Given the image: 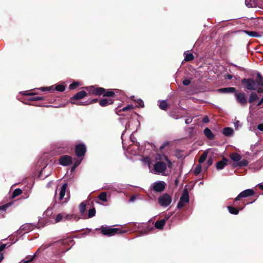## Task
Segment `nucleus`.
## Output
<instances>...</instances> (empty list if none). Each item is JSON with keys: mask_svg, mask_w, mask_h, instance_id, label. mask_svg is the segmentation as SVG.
<instances>
[{"mask_svg": "<svg viewBox=\"0 0 263 263\" xmlns=\"http://www.w3.org/2000/svg\"><path fill=\"white\" fill-rule=\"evenodd\" d=\"M242 83L246 88L250 90H255L258 86H262V88L259 87L257 89V92L261 93L263 92V77L259 72L257 73L256 81L253 79H243Z\"/></svg>", "mask_w": 263, "mask_h": 263, "instance_id": "nucleus-1", "label": "nucleus"}, {"mask_svg": "<svg viewBox=\"0 0 263 263\" xmlns=\"http://www.w3.org/2000/svg\"><path fill=\"white\" fill-rule=\"evenodd\" d=\"M167 168L166 164L165 162L162 161L157 162L153 169L150 170V172L154 174H163Z\"/></svg>", "mask_w": 263, "mask_h": 263, "instance_id": "nucleus-2", "label": "nucleus"}, {"mask_svg": "<svg viewBox=\"0 0 263 263\" xmlns=\"http://www.w3.org/2000/svg\"><path fill=\"white\" fill-rule=\"evenodd\" d=\"M101 232L103 235L110 237L117 233H125V231L121 232L118 228H112L110 227L102 226L101 228Z\"/></svg>", "mask_w": 263, "mask_h": 263, "instance_id": "nucleus-3", "label": "nucleus"}, {"mask_svg": "<svg viewBox=\"0 0 263 263\" xmlns=\"http://www.w3.org/2000/svg\"><path fill=\"white\" fill-rule=\"evenodd\" d=\"M189 193L187 189L185 188L183 192L182 195L180 198V200L177 203V207L178 209H181L184 206V203H187L189 202Z\"/></svg>", "mask_w": 263, "mask_h": 263, "instance_id": "nucleus-4", "label": "nucleus"}, {"mask_svg": "<svg viewBox=\"0 0 263 263\" xmlns=\"http://www.w3.org/2000/svg\"><path fill=\"white\" fill-rule=\"evenodd\" d=\"M67 187V184L66 183H64L60 189V193L58 196L57 195V191L55 192L54 198L56 202H58L59 203L61 204H63L67 202V200L66 199L65 200H63L64 199V197L65 195Z\"/></svg>", "mask_w": 263, "mask_h": 263, "instance_id": "nucleus-5", "label": "nucleus"}, {"mask_svg": "<svg viewBox=\"0 0 263 263\" xmlns=\"http://www.w3.org/2000/svg\"><path fill=\"white\" fill-rule=\"evenodd\" d=\"M158 201L161 206L165 208L171 203L172 199L169 195L164 194L158 198Z\"/></svg>", "mask_w": 263, "mask_h": 263, "instance_id": "nucleus-6", "label": "nucleus"}, {"mask_svg": "<svg viewBox=\"0 0 263 263\" xmlns=\"http://www.w3.org/2000/svg\"><path fill=\"white\" fill-rule=\"evenodd\" d=\"M235 97L236 101L241 106H245L247 103V100L245 93L242 92L236 91Z\"/></svg>", "mask_w": 263, "mask_h": 263, "instance_id": "nucleus-7", "label": "nucleus"}, {"mask_svg": "<svg viewBox=\"0 0 263 263\" xmlns=\"http://www.w3.org/2000/svg\"><path fill=\"white\" fill-rule=\"evenodd\" d=\"M254 194V191L253 189H247L241 192L235 198V201H238L240 198H246Z\"/></svg>", "mask_w": 263, "mask_h": 263, "instance_id": "nucleus-8", "label": "nucleus"}, {"mask_svg": "<svg viewBox=\"0 0 263 263\" xmlns=\"http://www.w3.org/2000/svg\"><path fill=\"white\" fill-rule=\"evenodd\" d=\"M59 163L62 166H68L72 164V158L68 155H63L59 158Z\"/></svg>", "mask_w": 263, "mask_h": 263, "instance_id": "nucleus-9", "label": "nucleus"}, {"mask_svg": "<svg viewBox=\"0 0 263 263\" xmlns=\"http://www.w3.org/2000/svg\"><path fill=\"white\" fill-rule=\"evenodd\" d=\"M86 151V148L84 144H80L76 146L75 153L78 157L83 156Z\"/></svg>", "mask_w": 263, "mask_h": 263, "instance_id": "nucleus-10", "label": "nucleus"}, {"mask_svg": "<svg viewBox=\"0 0 263 263\" xmlns=\"http://www.w3.org/2000/svg\"><path fill=\"white\" fill-rule=\"evenodd\" d=\"M165 182L163 181H159L153 183V189L157 192L163 191L165 188Z\"/></svg>", "mask_w": 263, "mask_h": 263, "instance_id": "nucleus-11", "label": "nucleus"}, {"mask_svg": "<svg viewBox=\"0 0 263 263\" xmlns=\"http://www.w3.org/2000/svg\"><path fill=\"white\" fill-rule=\"evenodd\" d=\"M87 95V92L84 90H82L77 92L70 99L71 103L72 104H76V103L73 100H77L83 98Z\"/></svg>", "mask_w": 263, "mask_h": 263, "instance_id": "nucleus-12", "label": "nucleus"}, {"mask_svg": "<svg viewBox=\"0 0 263 263\" xmlns=\"http://www.w3.org/2000/svg\"><path fill=\"white\" fill-rule=\"evenodd\" d=\"M217 91L220 93H235L236 91V89L235 87H225L219 88L217 90Z\"/></svg>", "mask_w": 263, "mask_h": 263, "instance_id": "nucleus-13", "label": "nucleus"}, {"mask_svg": "<svg viewBox=\"0 0 263 263\" xmlns=\"http://www.w3.org/2000/svg\"><path fill=\"white\" fill-rule=\"evenodd\" d=\"M228 159L226 158H223L222 160L218 161L216 164V167L217 170H222L227 164Z\"/></svg>", "mask_w": 263, "mask_h": 263, "instance_id": "nucleus-14", "label": "nucleus"}, {"mask_svg": "<svg viewBox=\"0 0 263 263\" xmlns=\"http://www.w3.org/2000/svg\"><path fill=\"white\" fill-rule=\"evenodd\" d=\"M34 227V225H33L32 223H27L23 225L21 227V229L25 231V233H28L32 230Z\"/></svg>", "mask_w": 263, "mask_h": 263, "instance_id": "nucleus-15", "label": "nucleus"}, {"mask_svg": "<svg viewBox=\"0 0 263 263\" xmlns=\"http://www.w3.org/2000/svg\"><path fill=\"white\" fill-rule=\"evenodd\" d=\"M166 223V219H163L157 221L155 223V227L158 229L161 230L163 229Z\"/></svg>", "mask_w": 263, "mask_h": 263, "instance_id": "nucleus-16", "label": "nucleus"}, {"mask_svg": "<svg viewBox=\"0 0 263 263\" xmlns=\"http://www.w3.org/2000/svg\"><path fill=\"white\" fill-rule=\"evenodd\" d=\"M86 207V204L85 202H81L79 205L80 213L83 217H85L86 216V213L85 212Z\"/></svg>", "mask_w": 263, "mask_h": 263, "instance_id": "nucleus-17", "label": "nucleus"}, {"mask_svg": "<svg viewBox=\"0 0 263 263\" xmlns=\"http://www.w3.org/2000/svg\"><path fill=\"white\" fill-rule=\"evenodd\" d=\"M204 134L205 136L210 140H212L214 138L215 136L212 131L208 128H205L204 129Z\"/></svg>", "mask_w": 263, "mask_h": 263, "instance_id": "nucleus-18", "label": "nucleus"}, {"mask_svg": "<svg viewBox=\"0 0 263 263\" xmlns=\"http://www.w3.org/2000/svg\"><path fill=\"white\" fill-rule=\"evenodd\" d=\"M230 158L233 161L238 162L241 160V156L238 153H234L231 154Z\"/></svg>", "mask_w": 263, "mask_h": 263, "instance_id": "nucleus-19", "label": "nucleus"}, {"mask_svg": "<svg viewBox=\"0 0 263 263\" xmlns=\"http://www.w3.org/2000/svg\"><path fill=\"white\" fill-rule=\"evenodd\" d=\"M233 129L230 127H225L223 129L222 133L226 136H231L233 134Z\"/></svg>", "mask_w": 263, "mask_h": 263, "instance_id": "nucleus-20", "label": "nucleus"}, {"mask_svg": "<svg viewBox=\"0 0 263 263\" xmlns=\"http://www.w3.org/2000/svg\"><path fill=\"white\" fill-rule=\"evenodd\" d=\"M113 103L112 100L108 99H103L100 100L99 104L102 106H105Z\"/></svg>", "mask_w": 263, "mask_h": 263, "instance_id": "nucleus-21", "label": "nucleus"}, {"mask_svg": "<svg viewBox=\"0 0 263 263\" xmlns=\"http://www.w3.org/2000/svg\"><path fill=\"white\" fill-rule=\"evenodd\" d=\"M245 4L248 8H253L256 6V3L255 0H246Z\"/></svg>", "mask_w": 263, "mask_h": 263, "instance_id": "nucleus-22", "label": "nucleus"}, {"mask_svg": "<svg viewBox=\"0 0 263 263\" xmlns=\"http://www.w3.org/2000/svg\"><path fill=\"white\" fill-rule=\"evenodd\" d=\"M245 32L247 34H248L249 36H251V37H261V35L260 34H259L257 32L245 31Z\"/></svg>", "mask_w": 263, "mask_h": 263, "instance_id": "nucleus-23", "label": "nucleus"}, {"mask_svg": "<svg viewBox=\"0 0 263 263\" xmlns=\"http://www.w3.org/2000/svg\"><path fill=\"white\" fill-rule=\"evenodd\" d=\"M257 99H258L257 95L254 92H252L250 93V96H249V103H253L254 101L256 100Z\"/></svg>", "mask_w": 263, "mask_h": 263, "instance_id": "nucleus-24", "label": "nucleus"}, {"mask_svg": "<svg viewBox=\"0 0 263 263\" xmlns=\"http://www.w3.org/2000/svg\"><path fill=\"white\" fill-rule=\"evenodd\" d=\"M227 208L229 213L232 214L237 215L239 213V210L233 206H228Z\"/></svg>", "mask_w": 263, "mask_h": 263, "instance_id": "nucleus-25", "label": "nucleus"}, {"mask_svg": "<svg viewBox=\"0 0 263 263\" xmlns=\"http://www.w3.org/2000/svg\"><path fill=\"white\" fill-rule=\"evenodd\" d=\"M159 106L162 110H166L167 107V103L166 100H162L159 102Z\"/></svg>", "mask_w": 263, "mask_h": 263, "instance_id": "nucleus-26", "label": "nucleus"}, {"mask_svg": "<svg viewBox=\"0 0 263 263\" xmlns=\"http://www.w3.org/2000/svg\"><path fill=\"white\" fill-rule=\"evenodd\" d=\"M96 214V210L94 208L90 209L88 211V215L86 214V216L85 217H83L84 218H89L92 217Z\"/></svg>", "mask_w": 263, "mask_h": 263, "instance_id": "nucleus-27", "label": "nucleus"}, {"mask_svg": "<svg viewBox=\"0 0 263 263\" xmlns=\"http://www.w3.org/2000/svg\"><path fill=\"white\" fill-rule=\"evenodd\" d=\"M105 91V89L103 88H95L93 90V93H95L96 95H101L103 94L104 92Z\"/></svg>", "mask_w": 263, "mask_h": 263, "instance_id": "nucleus-28", "label": "nucleus"}, {"mask_svg": "<svg viewBox=\"0 0 263 263\" xmlns=\"http://www.w3.org/2000/svg\"><path fill=\"white\" fill-rule=\"evenodd\" d=\"M248 164V161L246 159H243L241 161H239L235 165L236 166H246Z\"/></svg>", "mask_w": 263, "mask_h": 263, "instance_id": "nucleus-29", "label": "nucleus"}, {"mask_svg": "<svg viewBox=\"0 0 263 263\" xmlns=\"http://www.w3.org/2000/svg\"><path fill=\"white\" fill-rule=\"evenodd\" d=\"M207 156H208V152L206 151L204 152L199 158V163H202L203 162H204L207 158Z\"/></svg>", "mask_w": 263, "mask_h": 263, "instance_id": "nucleus-30", "label": "nucleus"}, {"mask_svg": "<svg viewBox=\"0 0 263 263\" xmlns=\"http://www.w3.org/2000/svg\"><path fill=\"white\" fill-rule=\"evenodd\" d=\"M99 198L100 200L103 202H106L107 201V194L105 192H102L101 193L99 196Z\"/></svg>", "mask_w": 263, "mask_h": 263, "instance_id": "nucleus-31", "label": "nucleus"}, {"mask_svg": "<svg viewBox=\"0 0 263 263\" xmlns=\"http://www.w3.org/2000/svg\"><path fill=\"white\" fill-rule=\"evenodd\" d=\"M145 165H147L148 166L149 170L151 168V160L148 157H145L142 159Z\"/></svg>", "mask_w": 263, "mask_h": 263, "instance_id": "nucleus-32", "label": "nucleus"}, {"mask_svg": "<svg viewBox=\"0 0 263 263\" xmlns=\"http://www.w3.org/2000/svg\"><path fill=\"white\" fill-rule=\"evenodd\" d=\"M35 256V254H34L33 255H29L26 257L25 260H23V263H29V262L32 261L34 257Z\"/></svg>", "mask_w": 263, "mask_h": 263, "instance_id": "nucleus-33", "label": "nucleus"}, {"mask_svg": "<svg viewBox=\"0 0 263 263\" xmlns=\"http://www.w3.org/2000/svg\"><path fill=\"white\" fill-rule=\"evenodd\" d=\"M22 193V191L20 189H16L12 193V198H15Z\"/></svg>", "mask_w": 263, "mask_h": 263, "instance_id": "nucleus-34", "label": "nucleus"}, {"mask_svg": "<svg viewBox=\"0 0 263 263\" xmlns=\"http://www.w3.org/2000/svg\"><path fill=\"white\" fill-rule=\"evenodd\" d=\"M194 59V55L192 53H186L185 54V56L184 58V60L185 61H190L193 60Z\"/></svg>", "mask_w": 263, "mask_h": 263, "instance_id": "nucleus-35", "label": "nucleus"}, {"mask_svg": "<svg viewBox=\"0 0 263 263\" xmlns=\"http://www.w3.org/2000/svg\"><path fill=\"white\" fill-rule=\"evenodd\" d=\"M52 214V210L51 208H48L43 213V216L46 217L47 216H49L51 215Z\"/></svg>", "mask_w": 263, "mask_h": 263, "instance_id": "nucleus-36", "label": "nucleus"}, {"mask_svg": "<svg viewBox=\"0 0 263 263\" xmlns=\"http://www.w3.org/2000/svg\"><path fill=\"white\" fill-rule=\"evenodd\" d=\"M65 88L64 86L63 85L59 84V85H57L55 87V90L58 91L63 92L65 90Z\"/></svg>", "mask_w": 263, "mask_h": 263, "instance_id": "nucleus-37", "label": "nucleus"}, {"mask_svg": "<svg viewBox=\"0 0 263 263\" xmlns=\"http://www.w3.org/2000/svg\"><path fill=\"white\" fill-rule=\"evenodd\" d=\"M135 102L137 103V106L139 107H144V102L141 99H137L135 100Z\"/></svg>", "mask_w": 263, "mask_h": 263, "instance_id": "nucleus-38", "label": "nucleus"}, {"mask_svg": "<svg viewBox=\"0 0 263 263\" xmlns=\"http://www.w3.org/2000/svg\"><path fill=\"white\" fill-rule=\"evenodd\" d=\"M64 218L63 214H58L55 219V222H59L61 221Z\"/></svg>", "mask_w": 263, "mask_h": 263, "instance_id": "nucleus-39", "label": "nucleus"}, {"mask_svg": "<svg viewBox=\"0 0 263 263\" xmlns=\"http://www.w3.org/2000/svg\"><path fill=\"white\" fill-rule=\"evenodd\" d=\"M201 171V165H198L194 170V173L195 175L199 174Z\"/></svg>", "mask_w": 263, "mask_h": 263, "instance_id": "nucleus-40", "label": "nucleus"}, {"mask_svg": "<svg viewBox=\"0 0 263 263\" xmlns=\"http://www.w3.org/2000/svg\"><path fill=\"white\" fill-rule=\"evenodd\" d=\"M79 83L78 82H74L72 83H71L69 86V88L70 89H75L76 87H77L79 85Z\"/></svg>", "mask_w": 263, "mask_h": 263, "instance_id": "nucleus-41", "label": "nucleus"}, {"mask_svg": "<svg viewBox=\"0 0 263 263\" xmlns=\"http://www.w3.org/2000/svg\"><path fill=\"white\" fill-rule=\"evenodd\" d=\"M81 162V160H77L74 162L73 165L71 168V171H73L74 169L77 167Z\"/></svg>", "mask_w": 263, "mask_h": 263, "instance_id": "nucleus-42", "label": "nucleus"}, {"mask_svg": "<svg viewBox=\"0 0 263 263\" xmlns=\"http://www.w3.org/2000/svg\"><path fill=\"white\" fill-rule=\"evenodd\" d=\"M213 163V159L212 158H209L206 163V168L207 169L209 166H210Z\"/></svg>", "mask_w": 263, "mask_h": 263, "instance_id": "nucleus-43", "label": "nucleus"}, {"mask_svg": "<svg viewBox=\"0 0 263 263\" xmlns=\"http://www.w3.org/2000/svg\"><path fill=\"white\" fill-rule=\"evenodd\" d=\"M63 215H64L63 219L65 220H70L72 217V215H71V214H63Z\"/></svg>", "mask_w": 263, "mask_h": 263, "instance_id": "nucleus-44", "label": "nucleus"}, {"mask_svg": "<svg viewBox=\"0 0 263 263\" xmlns=\"http://www.w3.org/2000/svg\"><path fill=\"white\" fill-rule=\"evenodd\" d=\"M133 108V106L132 105H128L127 106H126L125 107H123L122 109V111H126V110H127L128 109H132Z\"/></svg>", "mask_w": 263, "mask_h": 263, "instance_id": "nucleus-45", "label": "nucleus"}, {"mask_svg": "<svg viewBox=\"0 0 263 263\" xmlns=\"http://www.w3.org/2000/svg\"><path fill=\"white\" fill-rule=\"evenodd\" d=\"M43 99V98L42 97H34L31 98L30 100L31 101H40L42 100Z\"/></svg>", "mask_w": 263, "mask_h": 263, "instance_id": "nucleus-46", "label": "nucleus"}, {"mask_svg": "<svg viewBox=\"0 0 263 263\" xmlns=\"http://www.w3.org/2000/svg\"><path fill=\"white\" fill-rule=\"evenodd\" d=\"M256 163H254V164H252L250 165V168L253 171H258L259 170L260 167H258V168H257L255 166Z\"/></svg>", "mask_w": 263, "mask_h": 263, "instance_id": "nucleus-47", "label": "nucleus"}, {"mask_svg": "<svg viewBox=\"0 0 263 263\" xmlns=\"http://www.w3.org/2000/svg\"><path fill=\"white\" fill-rule=\"evenodd\" d=\"M114 95H115V93H114V92L113 91H108L106 92L104 94V96L110 97V96H112Z\"/></svg>", "mask_w": 263, "mask_h": 263, "instance_id": "nucleus-48", "label": "nucleus"}, {"mask_svg": "<svg viewBox=\"0 0 263 263\" xmlns=\"http://www.w3.org/2000/svg\"><path fill=\"white\" fill-rule=\"evenodd\" d=\"M7 247V244L0 243V253Z\"/></svg>", "mask_w": 263, "mask_h": 263, "instance_id": "nucleus-49", "label": "nucleus"}, {"mask_svg": "<svg viewBox=\"0 0 263 263\" xmlns=\"http://www.w3.org/2000/svg\"><path fill=\"white\" fill-rule=\"evenodd\" d=\"M182 83L184 86H187L191 83V81L189 79H185L183 81Z\"/></svg>", "mask_w": 263, "mask_h": 263, "instance_id": "nucleus-50", "label": "nucleus"}, {"mask_svg": "<svg viewBox=\"0 0 263 263\" xmlns=\"http://www.w3.org/2000/svg\"><path fill=\"white\" fill-rule=\"evenodd\" d=\"M209 121V118L207 116H204L202 119V122L204 123H208Z\"/></svg>", "mask_w": 263, "mask_h": 263, "instance_id": "nucleus-51", "label": "nucleus"}, {"mask_svg": "<svg viewBox=\"0 0 263 263\" xmlns=\"http://www.w3.org/2000/svg\"><path fill=\"white\" fill-rule=\"evenodd\" d=\"M78 105H87L89 104L87 102H78L76 103Z\"/></svg>", "mask_w": 263, "mask_h": 263, "instance_id": "nucleus-52", "label": "nucleus"}, {"mask_svg": "<svg viewBox=\"0 0 263 263\" xmlns=\"http://www.w3.org/2000/svg\"><path fill=\"white\" fill-rule=\"evenodd\" d=\"M239 121L237 120L234 122V127L236 129H237L239 127Z\"/></svg>", "mask_w": 263, "mask_h": 263, "instance_id": "nucleus-53", "label": "nucleus"}, {"mask_svg": "<svg viewBox=\"0 0 263 263\" xmlns=\"http://www.w3.org/2000/svg\"><path fill=\"white\" fill-rule=\"evenodd\" d=\"M168 144V142H164L162 145L160 146V149H162L163 148H164L166 146H167Z\"/></svg>", "mask_w": 263, "mask_h": 263, "instance_id": "nucleus-54", "label": "nucleus"}, {"mask_svg": "<svg viewBox=\"0 0 263 263\" xmlns=\"http://www.w3.org/2000/svg\"><path fill=\"white\" fill-rule=\"evenodd\" d=\"M257 129L260 131H263V124H259L257 126Z\"/></svg>", "mask_w": 263, "mask_h": 263, "instance_id": "nucleus-55", "label": "nucleus"}, {"mask_svg": "<svg viewBox=\"0 0 263 263\" xmlns=\"http://www.w3.org/2000/svg\"><path fill=\"white\" fill-rule=\"evenodd\" d=\"M225 78L228 80H231L233 78V76L230 74H227L224 76Z\"/></svg>", "mask_w": 263, "mask_h": 263, "instance_id": "nucleus-56", "label": "nucleus"}, {"mask_svg": "<svg viewBox=\"0 0 263 263\" xmlns=\"http://www.w3.org/2000/svg\"><path fill=\"white\" fill-rule=\"evenodd\" d=\"M192 122V119L191 118H187L185 120V123L186 124H189L191 123Z\"/></svg>", "mask_w": 263, "mask_h": 263, "instance_id": "nucleus-57", "label": "nucleus"}, {"mask_svg": "<svg viewBox=\"0 0 263 263\" xmlns=\"http://www.w3.org/2000/svg\"><path fill=\"white\" fill-rule=\"evenodd\" d=\"M51 89V87H42L40 88L42 91L49 90Z\"/></svg>", "mask_w": 263, "mask_h": 263, "instance_id": "nucleus-58", "label": "nucleus"}, {"mask_svg": "<svg viewBox=\"0 0 263 263\" xmlns=\"http://www.w3.org/2000/svg\"><path fill=\"white\" fill-rule=\"evenodd\" d=\"M4 259V255L3 253H0V262L2 261V260Z\"/></svg>", "mask_w": 263, "mask_h": 263, "instance_id": "nucleus-59", "label": "nucleus"}, {"mask_svg": "<svg viewBox=\"0 0 263 263\" xmlns=\"http://www.w3.org/2000/svg\"><path fill=\"white\" fill-rule=\"evenodd\" d=\"M47 169V166L45 167L41 172V173H43L46 171V170Z\"/></svg>", "mask_w": 263, "mask_h": 263, "instance_id": "nucleus-60", "label": "nucleus"}, {"mask_svg": "<svg viewBox=\"0 0 263 263\" xmlns=\"http://www.w3.org/2000/svg\"><path fill=\"white\" fill-rule=\"evenodd\" d=\"M135 199V197H132L130 198V201H134V200Z\"/></svg>", "mask_w": 263, "mask_h": 263, "instance_id": "nucleus-61", "label": "nucleus"}, {"mask_svg": "<svg viewBox=\"0 0 263 263\" xmlns=\"http://www.w3.org/2000/svg\"><path fill=\"white\" fill-rule=\"evenodd\" d=\"M165 160H166V161H167V162H168V163L169 164H170V163H171V162L170 161V160L168 159V158H167L166 156H165Z\"/></svg>", "mask_w": 263, "mask_h": 263, "instance_id": "nucleus-62", "label": "nucleus"}, {"mask_svg": "<svg viewBox=\"0 0 263 263\" xmlns=\"http://www.w3.org/2000/svg\"><path fill=\"white\" fill-rule=\"evenodd\" d=\"M262 103V102H261V100H260L258 104H257V106H260Z\"/></svg>", "mask_w": 263, "mask_h": 263, "instance_id": "nucleus-63", "label": "nucleus"}, {"mask_svg": "<svg viewBox=\"0 0 263 263\" xmlns=\"http://www.w3.org/2000/svg\"><path fill=\"white\" fill-rule=\"evenodd\" d=\"M67 150H64V149H63V150H60L59 152H60L61 153H65L66 152Z\"/></svg>", "mask_w": 263, "mask_h": 263, "instance_id": "nucleus-64", "label": "nucleus"}]
</instances>
